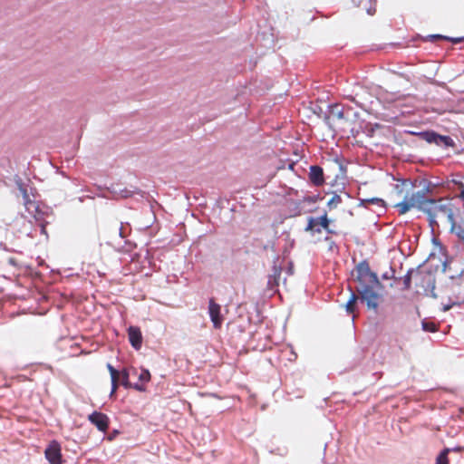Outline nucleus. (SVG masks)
Listing matches in <instances>:
<instances>
[{"label": "nucleus", "mask_w": 464, "mask_h": 464, "mask_svg": "<svg viewBox=\"0 0 464 464\" xmlns=\"http://www.w3.org/2000/svg\"><path fill=\"white\" fill-rule=\"evenodd\" d=\"M426 189L407 193L401 202L396 203L394 208L400 215H404L411 208H417L427 214L430 225L431 227L438 225V219L446 220L455 228L456 220L454 218V206L450 199L440 198L438 199L430 198L426 196Z\"/></svg>", "instance_id": "obj_1"}, {"label": "nucleus", "mask_w": 464, "mask_h": 464, "mask_svg": "<svg viewBox=\"0 0 464 464\" xmlns=\"http://www.w3.org/2000/svg\"><path fill=\"white\" fill-rule=\"evenodd\" d=\"M355 272L357 283L355 291L357 294L352 292L345 304L346 312L348 314H354L359 297L362 302L366 303L369 309L376 311L382 298L380 291L382 288V285L379 281L377 275L371 271L370 266L366 261L359 263Z\"/></svg>", "instance_id": "obj_2"}, {"label": "nucleus", "mask_w": 464, "mask_h": 464, "mask_svg": "<svg viewBox=\"0 0 464 464\" xmlns=\"http://www.w3.org/2000/svg\"><path fill=\"white\" fill-rule=\"evenodd\" d=\"M108 370L111 378V395H113L118 388V382L121 380V384L126 388H130L131 383L129 382L130 372L127 369H123L119 372L115 370L111 365L108 364Z\"/></svg>", "instance_id": "obj_3"}, {"label": "nucleus", "mask_w": 464, "mask_h": 464, "mask_svg": "<svg viewBox=\"0 0 464 464\" xmlns=\"http://www.w3.org/2000/svg\"><path fill=\"white\" fill-rule=\"evenodd\" d=\"M19 189L22 193L24 198V205L28 215L34 218L35 220H41L43 213L39 208L38 203L31 199L30 196L27 193V190L21 185H19Z\"/></svg>", "instance_id": "obj_4"}, {"label": "nucleus", "mask_w": 464, "mask_h": 464, "mask_svg": "<svg viewBox=\"0 0 464 464\" xmlns=\"http://www.w3.org/2000/svg\"><path fill=\"white\" fill-rule=\"evenodd\" d=\"M330 221L327 218V214L324 213V216L321 218H309L308 223L305 227V231L312 232L313 234H320L322 232V229L326 230L327 232L331 233V229L329 227Z\"/></svg>", "instance_id": "obj_5"}, {"label": "nucleus", "mask_w": 464, "mask_h": 464, "mask_svg": "<svg viewBox=\"0 0 464 464\" xmlns=\"http://www.w3.org/2000/svg\"><path fill=\"white\" fill-rule=\"evenodd\" d=\"M221 305L215 302L213 298L208 302V315L215 329H220L225 320V314L221 312Z\"/></svg>", "instance_id": "obj_6"}, {"label": "nucleus", "mask_w": 464, "mask_h": 464, "mask_svg": "<svg viewBox=\"0 0 464 464\" xmlns=\"http://www.w3.org/2000/svg\"><path fill=\"white\" fill-rule=\"evenodd\" d=\"M45 457L50 464H63L61 446L56 441H52L45 450Z\"/></svg>", "instance_id": "obj_7"}, {"label": "nucleus", "mask_w": 464, "mask_h": 464, "mask_svg": "<svg viewBox=\"0 0 464 464\" xmlns=\"http://www.w3.org/2000/svg\"><path fill=\"white\" fill-rule=\"evenodd\" d=\"M309 179L314 186H323L324 184L323 169L317 165L311 166L309 169Z\"/></svg>", "instance_id": "obj_8"}, {"label": "nucleus", "mask_w": 464, "mask_h": 464, "mask_svg": "<svg viewBox=\"0 0 464 464\" xmlns=\"http://www.w3.org/2000/svg\"><path fill=\"white\" fill-rule=\"evenodd\" d=\"M89 420L102 431H104L108 427V419L102 413L94 412L89 416Z\"/></svg>", "instance_id": "obj_9"}, {"label": "nucleus", "mask_w": 464, "mask_h": 464, "mask_svg": "<svg viewBox=\"0 0 464 464\" xmlns=\"http://www.w3.org/2000/svg\"><path fill=\"white\" fill-rule=\"evenodd\" d=\"M129 339L131 345L135 349H140L141 346L142 336L139 328L130 326L128 330Z\"/></svg>", "instance_id": "obj_10"}, {"label": "nucleus", "mask_w": 464, "mask_h": 464, "mask_svg": "<svg viewBox=\"0 0 464 464\" xmlns=\"http://www.w3.org/2000/svg\"><path fill=\"white\" fill-rule=\"evenodd\" d=\"M282 267L275 264L273 266V273L268 277L267 285L270 289H274L279 285V278L281 276Z\"/></svg>", "instance_id": "obj_11"}, {"label": "nucleus", "mask_w": 464, "mask_h": 464, "mask_svg": "<svg viewBox=\"0 0 464 464\" xmlns=\"http://www.w3.org/2000/svg\"><path fill=\"white\" fill-rule=\"evenodd\" d=\"M330 113L334 118L337 120L344 119L343 107L341 104L335 103L331 106Z\"/></svg>", "instance_id": "obj_12"}, {"label": "nucleus", "mask_w": 464, "mask_h": 464, "mask_svg": "<svg viewBox=\"0 0 464 464\" xmlns=\"http://www.w3.org/2000/svg\"><path fill=\"white\" fill-rule=\"evenodd\" d=\"M418 135L422 140L427 141L428 143H435L436 144V142H437L438 133H436L434 131H423V132H420Z\"/></svg>", "instance_id": "obj_13"}, {"label": "nucleus", "mask_w": 464, "mask_h": 464, "mask_svg": "<svg viewBox=\"0 0 464 464\" xmlns=\"http://www.w3.org/2000/svg\"><path fill=\"white\" fill-rule=\"evenodd\" d=\"M437 145H444L445 147L453 146L454 142L450 136H444L438 134L437 136Z\"/></svg>", "instance_id": "obj_14"}, {"label": "nucleus", "mask_w": 464, "mask_h": 464, "mask_svg": "<svg viewBox=\"0 0 464 464\" xmlns=\"http://www.w3.org/2000/svg\"><path fill=\"white\" fill-rule=\"evenodd\" d=\"M450 451V449H444L437 457L435 464H450L448 458Z\"/></svg>", "instance_id": "obj_15"}, {"label": "nucleus", "mask_w": 464, "mask_h": 464, "mask_svg": "<svg viewBox=\"0 0 464 464\" xmlns=\"http://www.w3.org/2000/svg\"><path fill=\"white\" fill-rule=\"evenodd\" d=\"M341 202L342 198L337 194H334V196L328 201L327 205L330 208H335Z\"/></svg>", "instance_id": "obj_16"}, {"label": "nucleus", "mask_w": 464, "mask_h": 464, "mask_svg": "<svg viewBox=\"0 0 464 464\" xmlns=\"http://www.w3.org/2000/svg\"><path fill=\"white\" fill-rule=\"evenodd\" d=\"M403 281V289L408 290L411 287V271H408L407 274L402 277Z\"/></svg>", "instance_id": "obj_17"}, {"label": "nucleus", "mask_w": 464, "mask_h": 464, "mask_svg": "<svg viewBox=\"0 0 464 464\" xmlns=\"http://www.w3.org/2000/svg\"><path fill=\"white\" fill-rule=\"evenodd\" d=\"M150 380V373L148 370L142 369L139 375V381L141 382H148Z\"/></svg>", "instance_id": "obj_18"}, {"label": "nucleus", "mask_w": 464, "mask_h": 464, "mask_svg": "<svg viewBox=\"0 0 464 464\" xmlns=\"http://www.w3.org/2000/svg\"><path fill=\"white\" fill-rule=\"evenodd\" d=\"M433 41L435 40H439V39H445V40H449V41H451L452 43H460L461 42V39L460 38H449V37H446V36H442L440 34H433V35H430V36Z\"/></svg>", "instance_id": "obj_19"}, {"label": "nucleus", "mask_w": 464, "mask_h": 464, "mask_svg": "<svg viewBox=\"0 0 464 464\" xmlns=\"http://www.w3.org/2000/svg\"><path fill=\"white\" fill-rule=\"evenodd\" d=\"M459 188H460V194H459V198L464 200V184L463 183H459Z\"/></svg>", "instance_id": "obj_20"}, {"label": "nucleus", "mask_w": 464, "mask_h": 464, "mask_svg": "<svg viewBox=\"0 0 464 464\" xmlns=\"http://www.w3.org/2000/svg\"><path fill=\"white\" fill-rule=\"evenodd\" d=\"M131 387H133L134 389H136L137 391H140V392L145 391V388L140 384H134V385H131Z\"/></svg>", "instance_id": "obj_21"}, {"label": "nucleus", "mask_w": 464, "mask_h": 464, "mask_svg": "<svg viewBox=\"0 0 464 464\" xmlns=\"http://www.w3.org/2000/svg\"><path fill=\"white\" fill-rule=\"evenodd\" d=\"M347 99H349L353 102H355V99L352 96H347Z\"/></svg>", "instance_id": "obj_22"}, {"label": "nucleus", "mask_w": 464, "mask_h": 464, "mask_svg": "<svg viewBox=\"0 0 464 464\" xmlns=\"http://www.w3.org/2000/svg\"><path fill=\"white\" fill-rule=\"evenodd\" d=\"M129 196V192H126L125 194L122 195V197L124 198H127Z\"/></svg>", "instance_id": "obj_23"}]
</instances>
